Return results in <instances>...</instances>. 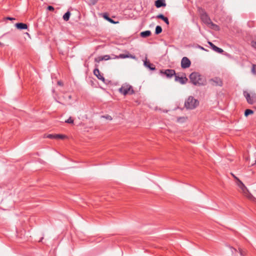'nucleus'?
I'll return each instance as SVG.
<instances>
[{"label":"nucleus","mask_w":256,"mask_h":256,"mask_svg":"<svg viewBox=\"0 0 256 256\" xmlns=\"http://www.w3.org/2000/svg\"><path fill=\"white\" fill-rule=\"evenodd\" d=\"M232 175L234 178L236 180V182H238V180H240V179L238 178L236 176H234V174H232Z\"/></svg>","instance_id":"nucleus-31"},{"label":"nucleus","mask_w":256,"mask_h":256,"mask_svg":"<svg viewBox=\"0 0 256 256\" xmlns=\"http://www.w3.org/2000/svg\"><path fill=\"white\" fill-rule=\"evenodd\" d=\"M229 248L234 256H244V252L241 248H239L238 250L232 247H230Z\"/></svg>","instance_id":"nucleus-8"},{"label":"nucleus","mask_w":256,"mask_h":256,"mask_svg":"<svg viewBox=\"0 0 256 256\" xmlns=\"http://www.w3.org/2000/svg\"><path fill=\"white\" fill-rule=\"evenodd\" d=\"M199 104L198 101L193 96H190L185 102L184 106L188 109L192 110L195 108Z\"/></svg>","instance_id":"nucleus-3"},{"label":"nucleus","mask_w":256,"mask_h":256,"mask_svg":"<svg viewBox=\"0 0 256 256\" xmlns=\"http://www.w3.org/2000/svg\"><path fill=\"white\" fill-rule=\"evenodd\" d=\"M209 83L211 84L214 86H222V82L220 78H216L214 79H212L209 80Z\"/></svg>","instance_id":"nucleus-10"},{"label":"nucleus","mask_w":256,"mask_h":256,"mask_svg":"<svg viewBox=\"0 0 256 256\" xmlns=\"http://www.w3.org/2000/svg\"><path fill=\"white\" fill-rule=\"evenodd\" d=\"M155 6L156 8H159L162 6H165L166 4L164 0H157L155 2Z\"/></svg>","instance_id":"nucleus-16"},{"label":"nucleus","mask_w":256,"mask_h":256,"mask_svg":"<svg viewBox=\"0 0 256 256\" xmlns=\"http://www.w3.org/2000/svg\"><path fill=\"white\" fill-rule=\"evenodd\" d=\"M68 98H69L70 100V99L72 98V96H71L70 95H69V96H68Z\"/></svg>","instance_id":"nucleus-36"},{"label":"nucleus","mask_w":256,"mask_h":256,"mask_svg":"<svg viewBox=\"0 0 256 256\" xmlns=\"http://www.w3.org/2000/svg\"><path fill=\"white\" fill-rule=\"evenodd\" d=\"M94 74L98 78V79L102 80V82L104 81V78L102 75L100 74L98 70V64H95V68L94 70Z\"/></svg>","instance_id":"nucleus-9"},{"label":"nucleus","mask_w":256,"mask_h":256,"mask_svg":"<svg viewBox=\"0 0 256 256\" xmlns=\"http://www.w3.org/2000/svg\"><path fill=\"white\" fill-rule=\"evenodd\" d=\"M253 113H254L253 110H250V109H247L245 110L244 116H248L249 114H252Z\"/></svg>","instance_id":"nucleus-26"},{"label":"nucleus","mask_w":256,"mask_h":256,"mask_svg":"<svg viewBox=\"0 0 256 256\" xmlns=\"http://www.w3.org/2000/svg\"><path fill=\"white\" fill-rule=\"evenodd\" d=\"M252 46L254 48L256 49V42H252Z\"/></svg>","instance_id":"nucleus-30"},{"label":"nucleus","mask_w":256,"mask_h":256,"mask_svg":"<svg viewBox=\"0 0 256 256\" xmlns=\"http://www.w3.org/2000/svg\"><path fill=\"white\" fill-rule=\"evenodd\" d=\"M0 45H2V44L0 42Z\"/></svg>","instance_id":"nucleus-37"},{"label":"nucleus","mask_w":256,"mask_h":256,"mask_svg":"<svg viewBox=\"0 0 256 256\" xmlns=\"http://www.w3.org/2000/svg\"><path fill=\"white\" fill-rule=\"evenodd\" d=\"M48 10L50 11H53L54 10V8L52 6H48Z\"/></svg>","instance_id":"nucleus-29"},{"label":"nucleus","mask_w":256,"mask_h":256,"mask_svg":"<svg viewBox=\"0 0 256 256\" xmlns=\"http://www.w3.org/2000/svg\"><path fill=\"white\" fill-rule=\"evenodd\" d=\"M255 164H256V163Z\"/></svg>","instance_id":"nucleus-38"},{"label":"nucleus","mask_w":256,"mask_h":256,"mask_svg":"<svg viewBox=\"0 0 256 256\" xmlns=\"http://www.w3.org/2000/svg\"><path fill=\"white\" fill-rule=\"evenodd\" d=\"M66 137V136L60 134H49L47 136V138L50 139H64Z\"/></svg>","instance_id":"nucleus-12"},{"label":"nucleus","mask_w":256,"mask_h":256,"mask_svg":"<svg viewBox=\"0 0 256 256\" xmlns=\"http://www.w3.org/2000/svg\"><path fill=\"white\" fill-rule=\"evenodd\" d=\"M156 18H160L164 20L168 25L169 24V21L166 17H165L163 14H160L156 16Z\"/></svg>","instance_id":"nucleus-20"},{"label":"nucleus","mask_w":256,"mask_h":256,"mask_svg":"<svg viewBox=\"0 0 256 256\" xmlns=\"http://www.w3.org/2000/svg\"><path fill=\"white\" fill-rule=\"evenodd\" d=\"M162 32V28L160 26H157L156 28V30H155V34H160V33H161Z\"/></svg>","instance_id":"nucleus-24"},{"label":"nucleus","mask_w":256,"mask_h":256,"mask_svg":"<svg viewBox=\"0 0 256 256\" xmlns=\"http://www.w3.org/2000/svg\"><path fill=\"white\" fill-rule=\"evenodd\" d=\"M16 26L20 30L26 29L28 28L27 24L24 23H17L16 24Z\"/></svg>","instance_id":"nucleus-19"},{"label":"nucleus","mask_w":256,"mask_h":256,"mask_svg":"<svg viewBox=\"0 0 256 256\" xmlns=\"http://www.w3.org/2000/svg\"><path fill=\"white\" fill-rule=\"evenodd\" d=\"M115 58H134L135 56H134L130 54H120L119 56H116Z\"/></svg>","instance_id":"nucleus-17"},{"label":"nucleus","mask_w":256,"mask_h":256,"mask_svg":"<svg viewBox=\"0 0 256 256\" xmlns=\"http://www.w3.org/2000/svg\"><path fill=\"white\" fill-rule=\"evenodd\" d=\"M6 19L7 20H15L14 18H10V17H8L6 18Z\"/></svg>","instance_id":"nucleus-33"},{"label":"nucleus","mask_w":256,"mask_h":256,"mask_svg":"<svg viewBox=\"0 0 256 256\" xmlns=\"http://www.w3.org/2000/svg\"><path fill=\"white\" fill-rule=\"evenodd\" d=\"M102 16H103V18L106 19V20H107L109 22H110V23L112 24H118V22H115L113 20H112L111 18H110L109 16H108V14L106 13H104L103 14H102Z\"/></svg>","instance_id":"nucleus-18"},{"label":"nucleus","mask_w":256,"mask_h":256,"mask_svg":"<svg viewBox=\"0 0 256 256\" xmlns=\"http://www.w3.org/2000/svg\"><path fill=\"white\" fill-rule=\"evenodd\" d=\"M198 47H199L200 48L202 49V50H206V51H207V50H206L204 49V48H202V46H198Z\"/></svg>","instance_id":"nucleus-34"},{"label":"nucleus","mask_w":256,"mask_h":256,"mask_svg":"<svg viewBox=\"0 0 256 256\" xmlns=\"http://www.w3.org/2000/svg\"><path fill=\"white\" fill-rule=\"evenodd\" d=\"M191 62L187 57H184L181 60V67L182 68H187L190 66Z\"/></svg>","instance_id":"nucleus-7"},{"label":"nucleus","mask_w":256,"mask_h":256,"mask_svg":"<svg viewBox=\"0 0 256 256\" xmlns=\"http://www.w3.org/2000/svg\"><path fill=\"white\" fill-rule=\"evenodd\" d=\"M209 28H212L215 30H218V26L216 25L211 22H209Z\"/></svg>","instance_id":"nucleus-25"},{"label":"nucleus","mask_w":256,"mask_h":256,"mask_svg":"<svg viewBox=\"0 0 256 256\" xmlns=\"http://www.w3.org/2000/svg\"><path fill=\"white\" fill-rule=\"evenodd\" d=\"M244 96L246 97L248 103H249L250 104H252L253 103H254L255 102L256 99V96H254V97L252 96L251 97L250 94L246 92H244Z\"/></svg>","instance_id":"nucleus-11"},{"label":"nucleus","mask_w":256,"mask_h":256,"mask_svg":"<svg viewBox=\"0 0 256 256\" xmlns=\"http://www.w3.org/2000/svg\"><path fill=\"white\" fill-rule=\"evenodd\" d=\"M58 84L60 86H63V83L61 81H58Z\"/></svg>","instance_id":"nucleus-32"},{"label":"nucleus","mask_w":256,"mask_h":256,"mask_svg":"<svg viewBox=\"0 0 256 256\" xmlns=\"http://www.w3.org/2000/svg\"><path fill=\"white\" fill-rule=\"evenodd\" d=\"M118 91L120 94L124 96L134 94V90L132 86L127 84H123L121 88H119Z\"/></svg>","instance_id":"nucleus-4"},{"label":"nucleus","mask_w":256,"mask_h":256,"mask_svg":"<svg viewBox=\"0 0 256 256\" xmlns=\"http://www.w3.org/2000/svg\"><path fill=\"white\" fill-rule=\"evenodd\" d=\"M209 46L214 51L220 54L223 52V50L222 48L217 47L210 42H209Z\"/></svg>","instance_id":"nucleus-14"},{"label":"nucleus","mask_w":256,"mask_h":256,"mask_svg":"<svg viewBox=\"0 0 256 256\" xmlns=\"http://www.w3.org/2000/svg\"><path fill=\"white\" fill-rule=\"evenodd\" d=\"M92 0L94 1V2H93L94 4H95L98 1V0Z\"/></svg>","instance_id":"nucleus-35"},{"label":"nucleus","mask_w":256,"mask_h":256,"mask_svg":"<svg viewBox=\"0 0 256 256\" xmlns=\"http://www.w3.org/2000/svg\"><path fill=\"white\" fill-rule=\"evenodd\" d=\"M65 122L68 124H74V120L72 117H70L67 120L65 121Z\"/></svg>","instance_id":"nucleus-27"},{"label":"nucleus","mask_w":256,"mask_h":256,"mask_svg":"<svg viewBox=\"0 0 256 256\" xmlns=\"http://www.w3.org/2000/svg\"><path fill=\"white\" fill-rule=\"evenodd\" d=\"M199 12L202 21L206 26H208V16L206 12L202 8H199Z\"/></svg>","instance_id":"nucleus-6"},{"label":"nucleus","mask_w":256,"mask_h":256,"mask_svg":"<svg viewBox=\"0 0 256 256\" xmlns=\"http://www.w3.org/2000/svg\"><path fill=\"white\" fill-rule=\"evenodd\" d=\"M252 72L254 74H256V64H252Z\"/></svg>","instance_id":"nucleus-28"},{"label":"nucleus","mask_w":256,"mask_h":256,"mask_svg":"<svg viewBox=\"0 0 256 256\" xmlns=\"http://www.w3.org/2000/svg\"><path fill=\"white\" fill-rule=\"evenodd\" d=\"M110 57L109 55H105L104 56H98V58H95L94 61H95V62L98 63L102 60H110Z\"/></svg>","instance_id":"nucleus-15"},{"label":"nucleus","mask_w":256,"mask_h":256,"mask_svg":"<svg viewBox=\"0 0 256 256\" xmlns=\"http://www.w3.org/2000/svg\"><path fill=\"white\" fill-rule=\"evenodd\" d=\"M236 184L240 189V191L249 200L256 202V198H254L248 191L247 188L241 180L236 182Z\"/></svg>","instance_id":"nucleus-2"},{"label":"nucleus","mask_w":256,"mask_h":256,"mask_svg":"<svg viewBox=\"0 0 256 256\" xmlns=\"http://www.w3.org/2000/svg\"><path fill=\"white\" fill-rule=\"evenodd\" d=\"M144 64L148 68L151 70H154L156 68L154 66L150 64L149 61L146 60L144 62Z\"/></svg>","instance_id":"nucleus-21"},{"label":"nucleus","mask_w":256,"mask_h":256,"mask_svg":"<svg viewBox=\"0 0 256 256\" xmlns=\"http://www.w3.org/2000/svg\"><path fill=\"white\" fill-rule=\"evenodd\" d=\"M174 78L175 81L178 82L180 84H185L188 80L186 76L180 77L179 76H177L176 74Z\"/></svg>","instance_id":"nucleus-13"},{"label":"nucleus","mask_w":256,"mask_h":256,"mask_svg":"<svg viewBox=\"0 0 256 256\" xmlns=\"http://www.w3.org/2000/svg\"><path fill=\"white\" fill-rule=\"evenodd\" d=\"M151 34L150 30H146L140 33V36L143 38H146L150 36Z\"/></svg>","instance_id":"nucleus-22"},{"label":"nucleus","mask_w":256,"mask_h":256,"mask_svg":"<svg viewBox=\"0 0 256 256\" xmlns=\"http://www.w3.org/2000/svg\"><path fill=\"white\" fill-rule=\"evenodd\" d=\"M190 82L196 86H202L205 84L204 78L198 72H192L190 76Z\"/></svg>","instance_id":"nucleus-1"},{"label":"nucleus","mask_w":256,"mask_h":256,"mask_svg":"<svg viewBox=\"0 0 256 256\" xmlns=\"http://www.w3.org/2000/svg\"><path fill=\"white\" fill-rule=\"evenodd\" d=\"M70 12H67L63 16V19L65 21H68L69 20V19H70Z\"/></svg>","instance_id":"nucleus-23"},{"label":"nucleus","mask_w":256,"mask_h":256,"mask_svg":"<svg viewBox=\"0 0 256 256\" xmlns=\"http://www.w3.org/2000/svg\"><path fill=\"white\" fill-rule=\"evenodd\" d=\"M160 73L162 75H164L168 78H171L173 76H176V72L172 69L162 70H160Z\"/></svg>","instance_id":"nucleus-5"}]
</instances>
